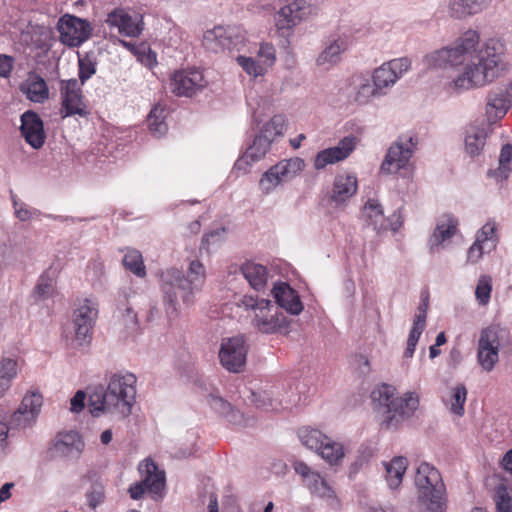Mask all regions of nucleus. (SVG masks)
Here are the masks:
<instances>
[{"mask_svg": "<svg viewBox=\"0 0 512 512\" xmlns=\"http://www.w3.org/2000/svg\"><path fill=\"white\" fill-rule=\"evenodd\" d=\"M504 53L503 44L495 39L480 43L476 31L469 30L453 46L444 47L425 57L427 66L433 68L463 66L462 72L450 83L454 92L483 87L499 75V63Z\"/></svg>", "mask_w": 512, "mask_h": 512, "instance_id": "nucleus-1", "label": "nucleus"}, {"mask_svg": "<svg viewBox=\"0 0 512 512\" xmlns=\"http://www.w3.org/2000/svg\"><path fill=\"white\" fill-rule=\"evenodd\" d=\"M206 277L205 268L199 260H193L188 267L187 274L177 268H169L161 274V289L166 314L175 318L179 314V301L191 305L194 295L199 292Z\"/></svg>", "mask_w": 512, "mask_h": 512, "instance_id": "nucleus-2", "label": "nucleus"}, {"mask_svg": "<svg viewBox=\"0 0 512 512\" xmlns=\"http://www.w3.org/2000/svg\"><path fill=\"white\" fill-rule=\"evenodd\" d=\"M136 377L132 373H115L107 388L98 386L89 395V408L94 416L101 413H117L122 417L130 414L136 395Z\"/></svg>", "mask_w": 512, "mask_h": 512, "instance_id": "nucleus-3", "label": "nucleus"}, {"mask_svg": "<svg viewBox=\"0 0 512 512\" xmlns=\"http://www.w3.org/2000/svg\"><path fill=\"white\" fill-rule=\"evenodd\" d=\"M373 410L380 417L386 429L396 428L402 421L412 417L419 407V396L407 392L404 397L396 396V389L382 384L371 393Z\"/></svg>", "mask_w": 512, "mask_h": 512, "instance_id": "nucleus-4", "label": "nucleus"}, {"mask_svg": "<svg viewBox=\"0 0 512 512\" xmlns=\"http://www.w3.org/2000/svg\"><path fill=\"white\" fill-rule=\"evenodd\" d=\"M237 306L245 311H252V326L263 334L287 333L289 321L286 316L270 300L253 297L251 295L242 296L237 302Z\"/></svg>", "mask_w": 512, "mask_h": 512, "instance_id": "nucleus-5", "label": "nucleus"}, {"mask_svg": "<svg viewBox=\"0 0 512 512\" xmlns=\"http://www.w3.org/2000/svg\"><path fill=\"white\" fill-rule=\"evenodd\" d=\"M98 316L97 305L85 299L73 312L71 328L74 341L78 346H84L92 340V330Z\"/></svg>", "mask_w": 512, "mask_h": 512, "instance_id": "nucleus-6", "label": "nucleus"}, {"mask_svg": "<svg viewBox=\"0 0 512 512\" xmlns=\"http://www.w3.org/2000/svg\"><path fill=\"white\" fill-rule=\"evenodd\" d=\"M142 481L134 483L129 488L132 499H140L145 491L158 495L165 487V473L158 469L151 459L143 460L138 467Z\"/></svg>", "mask_w": 512, "mask_h": 512, "instance_id": "nucleus-7", "label": "nucleus"}, {"mask_svg": "<svg viewBox=\"0 0 512 512\" xmlns=\"http://www.w3.org/2000/svg\"><path fill=\"white\" fill-rule=\"evenodd\" d=\"M416 145L417 139L414 136L399 137L389 147L380 167L381 172L391 174L405 168L413 156Z\"/></svg>", "mask_w": 512, "mask_h": 512, "instance_id": "nucleus-8", "label": "nucleus"}, {"mask_svg": "<svg viewBox=\"0 0 512 512\" xmlns=\"http://www.w3.org/2000/svg\"><path fill=\"white\" fill-rule=\"evenodd\" d=\"M248 347L243 335H236L222 340L219 359L221 365L229 372L239 373L246 364Z\"/></svg>", "mask_w": 512, "mask_h": 512, "instance_id": "nucleus-9", "label": "nucleus"}, {"mask_svg": "<svg viewBox=\"0 0 512 512\" xmlns=\"http://www.w3.org/2000/svg\"><path fill=\"white\" fill-rule=\"evenodd\" d=\"M312 13L310 0H293L282 6L275 16V25L282 35H290L293 29Z\"/></svg>", "mask_w": 512, "mask_h": 512, "instance_id": "nucleus-10", "label": "nucleus"}, {"mask_svg": "<svg viewBox=\"0 0 512 512\" xmlns=\"http://www.w3.org/2000/svg\"><path fill=\"white\" fill-rule=\"evenodd\" d=\"M501 343L499 329L488 326L481 330L477 347V361L482 369L491 372L499 361Z\"/></svg>", "mask_w": 512, "mask_h": 512, "instance_id": "nucleus-11", "label": "nucleus"}, {"mask_svg": "<svg viewBox=\"0 0 512 512\" xmlns=\"http://www.w3.org/2000/svg\"><path fill=\"white\" fill-rule=\"evenodd\" d=\"M62 118L78 115L87 117L90 112L84 102L80 83L77 79L62 80L60 83Z\"/></svg>", "mask_w": 512, "mask_h": 512, "instance_id": "nucleus-12", "label": "nucleus"}, {"mask_svg": "<svg viewBox=\"0 0 512 512\" xmlns=\"http://www.w3.org/2000/svg\"><path fill=\"white\" fill-rule=\"evenodd\" d=\"M206 84L203 73L198 69L175 71L169 79V89L178 97H192Z\"/></svg>", "mask_w": 512, "mask_h": 512, "instance_id": "nucleus-13", "label": "nucleus"}, {"mask_svg": "<svg viewBox=\"0 0 512 512\" xmlns=\"http://www.w3.org/2000/svg\"><path fill=\"white\" fill-rule=\"evenodd\" d=\"M60 40L69 47H78L91 35L92 28L88 21L73 15L62 16L57 25Z\"/></svg>", "mask_w": 512, "mask_h": 512, "instance_id": "nucleus-14", "label": "nucleus"}, {"mask_svg": "<svg viewBox=\"0 0 512 512\" xmlns=\"http://www.w3.org/2000/svg\"><path fill=\"white\" fill-rule=\"evenodd\" d=\"M43 404V397L39 392L27 393L19 406V408L10 416V425L15 429H24L31 427L41 410Z\"/></svg>", "mask_w": 512, "mask_h": 512, "instance_id": "nucleus-15", "label": "nucleus"}, {"mask_svg": "<svg viewBox=\"0 0 512 512\" xmlns=\"http://www.w3.org/2000/svg\"><path fill=\"white\" fill-rule=\"evenodd\" d=\"M485 113L489 124L502 119L512 106V82L491 90L487 95Z\"/></svg>", "mask_w": 512, "mask_h": 512, "instance_id": "nucleus-16", "label": "nucleus"}, {"mask_svg": "<svg viewBox=\"0 0 512 512\" xmlns=\"http://www.w3.org/2000/svg\"><path fill=\"white\" fill-rule=\"evenodd\" d=\"M345 94L350 104L363 106L369 104L373 98L382 96L384 92H379L369 78L353 76L348 81Z\"/></svg>", "mask_w": 512, "mask_h": 512, "instance_id": "nucleus-17", "label": "nucleus"}, {"mask_svg": "<svg viewBox=\"0 0 512 512\" xmlns=\"http://www.w3.org/2000/svg\"><path fill=\"white\" fill-rule=\"evenodd\" d=\"M356 146V137L346 136L335 147L319 151L313 161L316 170H322L328 165L343 161L349 157Z\"/></svg>", "mask_w": 512, "mask_h": 512, "instance_id": "nucleus-18", "label": "nucleus"}, {"mask_svg": "<svg viewBox=\"0 0 512 512\" xmlns=\"http://www.w3.org/2000/svg\"><path fill=\"white\" fill-rule=\"evenodd\" d=\"M415 485L418 489V498L427 497L432 493H440L446 490L439 471L430 464L423 462L416 470Z\"/></svg>", "mask_w": 512, "mask_h": 512, "instance_id": "nucleus-19", "label": "nucleus"}, {"mask_svg": "<svg viewBox=\"0 0 512 512\" xmlns=\"http://www.w3.org/2000/svg\"><path fill=\"white\" fill-rule=\"evenodd\" d=\"M21 135L25 141L34 149H40L46 139L44 124L39 115L31 110L21 115Z\"/></svg>", "mask_w": 512, "mask_h": 512, "instance_id": "nucleus-20", "label": "nucleus"}, {"mask_svg": "<svg viewBox=\"0 0 512 512\" xmlns=\"http://www.w3.org/2000/svg\"><path fill=\"white\" fill-rule=\"evenodd\" d=\"M84 448V443L76 431L58 433L51 443L50 450L55 456L77 457Z\"/></svg>", "mask_w": 512, "mask_h": 512, "instance_id": "nucleus-21", "label": "nucleus"}, {"mask_svg": "<svg viewBox=\"0 0 512 512\" xmlns=\"http://www.w3.org/2000/svg\"><path fill=\"white\" fill-rule=\"evenodd\" d=\"M106 23L110 28H117L120 34L128 37H138L143 30L142 18L138 21L121 8L111 11L107 15Z\"/></svg>", "mask_w": 512, "mask_h": 512, "instance_id": "nucleus-22", "label": "nucleus"}, {"mask_svg": "<svg viewBox=\"0 0 512 512\" xmlns=\"http://www.w3.org/2000/svg\"><path fill=\"white\" fill-rule=\"evenodd\" d=\"M271 141L260 133L255 137L253 143L246 149L245 153L235 162L234 169L247 173L253 163L260 161L270 150Z\"/></svg>", "mask_w": 512, "mask_h": 512, "instance_id": "nucleus-23", "label": "nucleus"}, {"mask_svg": "<svg viewBox=\"0 0 512 512\" xmlns=\"http://www.w3.org/2000/svg\"><path fill=\"white\" fill-rule=\"evenodd\" d=\"M276 306L284 309L291 315H299L303 311V304L298 293L287 283H276L272 289Z\"/></svg>", "mask_w": 512, "mask_h": 512, "instance_id": "nucleus-24", "label": "nucleus"}, {"mask_svg": "<svg viewBox=\"0 0 512 512\" xmlns=\"http://www.w3.org/2000/svg\"><path fill=\"white\" fill-rule=\"evenodd\" d=\"M357 187L354 174H339L334 179L330 199L336 206L342 205L356 194Z\"/></svg>", "mask_w": 512, "mask_h": 512, "instance_id": "nucleus-25", "label": "nucleus"}, {"mask_svg": "<svg viewBox=\"0 0 512 512\" xmlns=\"http://www.w3.org/2000/svg\"><path fill=\"white\" fill-rule=\"evenodd\" d=\"M458 220L451 214H444L438 218L433 234L429 238L431 250L445 245L457 232Z\"/></svg>", "mask_w": 512, "mask_h": 512, "instance_id": "nucleus-26", "label": "nucleus"}, {"mask_svg": "<svg viewBox=\"0 0 512 512\" xmlns=\"http://www.w3.org/2000/svg\"><path fill=\"white\" fill-rule=\"evenodd\" d=\"M491 0H449L448 12L455 19H464L481 12Z\"/></svg>", "mask_w": 512, "mask_h": 512, "instance_id": "nucleus-27", "label": "nucleus"}, {"mask_svg": "<svg viewBox=\"0 0 512 512\" xmlns=\"http://www.w3.org/2000/svg\"><path fill=\"white\" fill-rule=\"evenodd\" d=\"M27 98L36 103H43L48 99L49 91L45 80L35 73H30L25 85L21 86Z\"/></svg>", "mask_w": 512, "mask_h": 512, "instance_id": "nucleus-28", "label": "nucleus"}, {"mask_svg": "<svg viewBox=\"0 0 512 512\" xmlns=\"http://www.w3.org/2000/svg\"><path fill=\"white\" fill-rule=\"evenodd\" d=\"M241 273L254 290H262L267 283L268 271L261 264L247 262L241 266Z\"/></svg>", "mask_w": 512, "mask_h": 512, "instance_id": "nucleus-29", "label": "nucleus"}, {"mask_svg": "<svg viewBox=\"0 0 512 512\" xmlns=\"http://www.w3.org/2000/svg\"><path fill=\"white\" fill-rule=\"evenodd\" d=\"M386 470V481L391 489H396L402 483L403 475L407 469L408 461L405 457L397 456L389 462L383 463Z\"/></svg>", "mask_w": 512, "mask_h": 512, "instance_id": "nucleus-30", "label": "nucleus"}, {"mask_svg": "<svg viewBox=\"0 0 512 512\" xmlns=\"http://www.w3.org/2000/svg\"><path fill=\"white\" fill-rule=\"evenodd\" d=\"M487 133L484 128L471 125L466 130L465 150L474 157L481 153L486 142Z\"/></svg>", "mask_w": 512, "mask_h": 512, "instance_id": "nucleus-31", "label": "nucleus"}, {"mask_svg": "<svg viewBox=\"0 0 512 512\" xmlns=\"http://www.w3.org/2000/svg\"><path fill=\"white\" fill-rule=\"evenodd\" d=\"M317 453L330 466L341 465L345 457L343 445L332 440L330 437L324 441L322 447L318 450Z\"/></svg>", "mask_w": 512, "mask_h": 512, "instance_id": "nucleus-32", "label": "nucleus"}, {"mask_svg": "<svg viewBox=\"0 0 512 512\" xmlns=\"http://www.w3.org/2000/svg\"><path fill=\"white\" fill-rule=\"evenodd\" d=\"M273 171L282 178L284 182L291 180L304 168V161L301 158L285 159L272 166Z\"/></svg>", "mask_w": 512, "mask_h": 512, "instance_id": "nucleus-33", "label": "nucleus"}, {"mask_svg": "<svg viewBox=\"0 0 512 512\" xmlns=\"http://www.w3.org/2000/svg\"><path fill=\"white\" fill-rule=\"evenodd\" d=\"M18 373L17 361L11 358H3L0 361V397L10 388L13 379Z\"/></svg>", "mask_w": 512, "mask_h": 512, "instance_id": "nucleus-34", "label": "nucleus"}, {"mask_svg": "<svg viewBox=\"0 0 512 512\" xmlns=\"http://www.w3.org/2000/svg\"><path fill=\"white\" fill-rule=\"evenodd\" d=\"M165 119V109L161 105H156L147 117V123L150 132L154 137H162L168 130Z\"/></svg>", "mask_w": 512, "mask_h": 512, "instance_id": "nucleus-35", "label": "nucleus"}, {"mask_svg": "<svg viewBox=\"0 0 512 512\" xmlns=\"http://www.w3.org/2000/svg\"><path fill=\"white\" fill-rule=\"evenodd\" d=\"M364 215L370 220L369 224L374 227L375 230H381L386 228L383 208L378 200L368 199L364 205Z\"/></svg>", "mask_w": 512, "mask_h": 512, "instance_id": "nucleus-36", "label": "nucleus"}, {"mask_svg": "<svg viewBox=\"0 0 512 512\" xmlns=\"http://www.w3.org/2000/svg\"><path fill=\"white\" fill-rule=\"evenodd\" d=\"M511 160L512 145L506 144L502 147L499 155V167L496 170H489L488 176L495 178L498 182L506 180L510 172L509 163Z\"/></svg>", "mask_w": 512, "mask_h": 512, "instance_id": "nucleus-37", "label": "nucleus"}, {"mask_svg": "<svg viewBox=\"0 0 512 512\" xmlns=\"http://www.w3.org/2000/svg\"><path fill=\"white\" fill-rule=\"evenodd\" d=\"M419 502L423 506L422 512H446L447 510V492L446 490L440 493H432L427 497L418 498Z\"/></svg>", "mask_w": 512, "mask_h": 512, "instance_id": "nucleus-38", "label": "nucleus"}, {"mask_svg": "<svg viewBox=\"0 0 512 512\" xmlns=\"http://www.w3.org/2000/svg\"><path fill=\"white\" fill-rule=\"evenodd\" d=\"M301 443L310 450L318 452L322 447L324 441L328 436L324 435L321 431L312 428H301L298 432Z\"/></svg>", "mask_w": 512, "mask_h": 512, "instance_id": "nucleus-39", "label": "nucleus"}, {"mask_svg": "<svg viewBox=\"0 0 512 512\" xmlns=\"http://www.w3.org/2000/svg\"><path fill=\"white\" fill-rule=\"evenodd\" d=\"M397 80L396 74H394L387 63L376 68L372 75V82L379 92H383L384 88L394 85Z\"/></svg>", "mask_w": 512, "mask_h": 512, "instance_id": "nucleus-40", "label": "nucleus"}, {"mask_svg": "<svg viewBox=\"0 0 512 512\" xmlns=\"http://www.w3.org/2000/svg\"><path fill=\"white\" fill-rule=\"evenodd\" d=\"M225 28L215 27L212 30H208L203 36V46L214 53L224 51V39H225Z\"/></svg>", "mask_w": 512, "mask_h": 512, "instance_id": "nucleus-41", "label": "nucleus"}, {"mask_svg": "<svg viewBox=\"0 0 512 512\" xmlns=\"http://www.w3.org/2000/svg\"><path fill=\"white\" fill-rule=\"evenodd\" d=\"M305 485L312 494L320 498H335V492L333 488L330 486L327 480L319 474V472L317 473V477L310 479Z\"/></svg>", "mask_w": 512, "mask_h": 512, "instance_id": "nucleus-42", "label": "nucleus"}, {"mask_svg": "<svg viewBox=\"0 0 512 512\" xmlns=\"http://www.w3.org/2000/svg\"><path fill=\"white\" fill-rule=\"evenodd\" d=\"M286 128V119L283 115H274L261 129L260 134L264 135L271 142L284 133Z\"/></svg>", "mask_w": 512, "mask_h": 512, "instance_id": "nucleus-43", "label": "nucleus"}, {"mask_svg": "<svg viewBox=\"0 0 512 512\" xmlns=\"http://www.w3.org/2000/svg\"><path fill=\"white\" fill-rule=\"evenodd\" d=\"M123 265L127 270L138 277H144L146 275L142 255L137 250L132 249L126 252L123 258Z\"/></svg>", "mask_w": 512, "mask_h": 512, "instance_id": "nucleus-44", "label": "nucleus"}, {"mask_svg": "<svg viewBox=\"0 0 512 512\" xmlns=\"http://www.w3.org/2000/svg\"><path fill=\"white\" fill-rule=\"evenodd\" d=\"M496 223L487 222L476 235V240L487 247V251H491L496 246Z\"/></svg>", "mask_w": 512, "mask_h": 512, "instance_id": "nucleus-45", "label": "nucleus"}, {"mask_svg": "<svg viewBox=\"0 0 512 512\" xmlns=\"http://www.w3.org/2000/svg\"><path fill=\"white\" fill-rule=\"evenodd\" d=\"M492 292V279L487 275H482L478 279L476 289H475V297L479 305L486 306L491 297Z\"/></svg>", "mask_w": 512, "mask_h": 512, "instance_id": "nucleus-46", "label": "nucleus"}, {"mask_svg": "<svg viewBox=\"0 0 512 512\" xmlns=\"http://www.w3.org/2000/svg\"><path fill=\"white\" fill-rule=\"evenodd\" d=\"M342 45L338 41L332 42L327 46L317 58V64L323 66L326 64H334L340 59L342 53Z\"/></svg>", "mask_w": 512, "mask_h": 512, "instance_id": "nucleus-47", "label": "nucleus"}, {"mask_svg": "<svg viewBox=\"0 0 512 512\" xmlns=\"http://www.w3.org/2000/svg\"><path fill=\"white\" fill-rule=\"evenodd\" d=\"M494 500L496 512H512V497L509 495L505 485L500 484L496 487Z\"/></svg>", "mask_w": 512, "mask_h": 512, "instance_id": "nucleus-48", "label": "nucleus"}, {"mask_svg": "<svg viewBox=\"0 0 512 512\" xmlns=\"http://www.w3.org/2000/svg\"><path fill=\"white\" fill-rule=\"evenodd\" d=\"M225 35L226 37L224 39V44H222L224 46V51H239L240 48L244 45L245 36L236 29H225Z\"/></svg>", "mask_w": 512, "mask_h": 512, "instance_id": "nucleus-49", "label": "nucleus"}, {"mask_svg": "<svg viewBox=\"0 0 512 512\" xmlns=\"http://www.w3.org/2000/svg\"><path fill=\"white\" fill-rule=\"evenodd\" d=\"M53 292V280L49 277L48 272H44L37 285L34 288V296L37 300L47 299Z\"/></svg>", "mask_w": 512, "mask_h": 512, "instance_id": "nucleus-50", "label": "nucleus"}, {"mask_svg": "<svg viewBox=\"0 0 512 512\" xmlns=\"http://www.w3.org/2000/svg\"><path fill=\"white\" fill-rule=\"evenodd\" d=\"M467 398V389L463 384H459L454 388L452 394L451 410L456 415L462 416L464 414V404Z\"/></svg>", "mask_w": 512, "mask_h": 512, "instance_id": "nucleus-51", "label": "nucleus"}, {"mask_svg": "<svg viewBox=\"0 0 512 512\" xmlns=\"http://www.w3.org/2000/svg\"><path fill=\"white\" fill-rule=\"evenodd\" d=\"M237 63L243 68V70L254 77L264 74V67L260 65L255 59L251 57L238 56L236 58Z\"/></svg>", "mask_w": 512, "mask_h": 512, "instance_id": "nucleus-52", "label": "nucleus"}, {"mask_svg": "<svg viewBox=\"0 0 512 512\" xmlns=\"http://www.w3.org/2000/svg\"><path fill=\"white\" fill-rule=\"evenodd\" d=\"M254 398L257 407L264 410H277L281 406V403L274 399L272 394L267 391L254 394Z\"/></svg>", "mask_w": 512, "mask_h": 512, "instance_id": "nucleus-53", "label": "nucleus"}, {"mask_svg": "<svg viewBox=\"0 0 512 512\" xmlns=\"http://www.w3.org/2000/svg\"><path fill=\"white\" fill-rule=\"evenodd\" d=\"M282 182H284L282 178H280V176L276 174V171H273V167H271L260 179V187L264 192L269 193Z\"/></svg>", "mask_w": 512, "mask_h": 512, "instance_id": "nucleus-54", "label": "nucleus"}, {"mask_svg": "<svg viewBox=\"0 0 512 512\" xmlns=\"http://www.w3.org/2000/svg\"><path fill=\"white\" fill-rule=\"evenodd\" d=\"M96 72V64L88 57L79 59V79L84 84Z\"/></svg>", "mask_w": 512, "mask_h": 512, "instance_id": "nucleus-55", "label": "nucleus"}, {"mask_svg": "<svg viewBox=\"0 0 512 512\" xmlns=\"http://www.w3.org/2000/svg\"><path fill=\"white\" fill-rule=\"evenodd\" d=\"M293 469L299 476L302 477L303 482L306 484L310 479L317 477V471L313 470L302 460H295L292 463Z\"/></svg>", "mask_w": 512, "mask_h": 512, "instance_id": "nucleus-56", "label": "nucleus"}, {"mask_svg": "<svg viewBox=\"0 0 512 512\" xmlns=\"http://www.w3.org/2000/svg\"><path fill=\"white\" fill-rule=\"evenodd\" d=\"M209 406L218 414L225 416L230 411L231 405L218 395L211 394L208 396Z\"/></svg>", "mask_w": 512, "mask_h": 512, "instance_id": "nucleus-57", "label": "nucleus"}, {"mask_svg": "<svg viewBox=\"0 0 512 512\" xmlns=\"http://www.w3.org/2000/svg\"><path fill=\"white\" fill-rule=\"evenodd\" d=\"M391 70L396 74V78L399 79L405 72H407L411 66V61L404 57L399 59H393L387 62Z\"/></svg>", "mask_w": 512, "mask_h": 512, "instance_id": "nucleus-58", "label": "nucleus"}, {"mask_svg": "<svg viewBox=\"0 0 512 512\" xmlns=\"http://www.w3.org/2000/svg\"><path fill=\"white\" fill-rule=\"evenodd\" d=\"M87 499L91 508H96L104 498V489L100 484H94L87 492Z\"/></svg>", "mask_w": 512, "mask_h": 512, "instance_id": "nucleus-59", "label": "nucleus"}, {"mask_svg": "<svg viewBox=\"0 0 512 512\" xmlns=\"http://www.w3.org/2000/svg\"><path fill=\"white\" fill-rule=\"evenodd\" d=\"M13 199V205L15 209V215L20 221H28L30 220L34 215H38L39 212L35 209L31 210L28 207H26L24 204H19L18 201Z\"/></svg>", "mask_w": 512, "mask_h": 512, "instance_id": "nucleus-60", "label": "nucleus"}, {"mask_svg": "<svg viewBox=\"0 0 512 512\" xmlns=\"http://www.w3.org/2000/svg\"><path fill=\"white\" fill-rule=\"evenodd\" d=\"M276 50L270 43H263L260 45L258 55L263 59L266 65H272L275 61Z\"/></svg>", "mask_w": 512, "mask_h": 512, "instance_id": "nucleus-61", "label": "nucleus"}, {"mask_svg": "<svg viewBox=\"0 0 512 512\" xmlns=\"http://www.w3.org/2000/svg\"><path fill=\"white\" fill-rule=\"evenodd\" d=\"M485 251L488 252L487 247L475 240L473 245L468 250L467 260L471 263H476L481 259Z\"/></svg>", "mask_w": 512, "mask_h": 512, "instance_id": "nucleus-62", "label": "nucleus"}, {"mask_svg": "<svg viewBox=\"0 0 512 512\" xmlns=\"http://www.w3.org/2000/svg\"><path fill=\"white\" fill-rule=\"evenodd\" d=\"M226 230L224 228L216 229L208 234H205L202 239V245L208 249L211 244L219 242L223 239Z\"/></svg>", "mask_w": 512, "mask_h": 512, "instance_id": "nucleus-63", "label": "nucleus"}, {"mask_svg": "<svg viewBox=\"0 0 512 512\" xmlns=\"http://www.w3.org/2000/svg\"><path fill=\"white\" fill-rule=\"evenodd\" d=\"M14 65V58L6 54H0V77L8 78Z\"/></svg>", "mask_w": 512, "mask_h": 512, "instance_id": "nucleus-64", "label": "nucleus"}]
</instances>
